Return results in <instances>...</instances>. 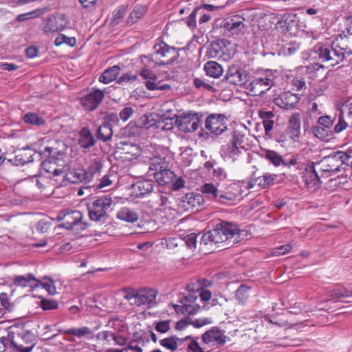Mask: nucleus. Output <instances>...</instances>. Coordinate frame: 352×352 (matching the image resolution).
Here are the masks:
<instances>
[{
    "mask_svg": "<svg viewBox=\"0 0 352 352\" xmlns=\"http://www.w3.org/2000/svg\"><path fill=\"white\" fill-rule=\"evenodd\" d=\"M179 340V338L177 336H171L160 340V344L164 348L174 352L178 349L177 342Z\"/></svg>",
    "mask_w": 352,
    "mask_h": 352,
    "instance_id": "37",
    "label": "nucleus"
},
{
    "mask_svg": "<svg viewBox=\"0 0 352 352\" xmlns=\"http://www.w3.org/2000/svg\"><path fill=\"white\" fill-rule=\"evenodd\" d=\"M34 334L29 330H20L14 331L12 337V346L21 352H30L34 348L35 344Z\"/></svg>",
    "mask_w": 352,
    "mask_h": 352,
    "instance_id": "8",
    "label": "nucleus"
},
{
    "mask_svg": "<svg viewBox=\"0 0 352 352\" xmlns=\"http://www.w3.org/2000/svg\"><path fill=\"white\" fill-rule=\"evenodd\" d=\"M193 85L197 89H199L208 90L210 91H214V89L210 84L205 82L204 80L199 78H195L193 80Z\"/></svg>",
    "mask_w": 352,
    "mask_h": 352,
    "instance_id": "55",
    "label": "nucleus"
},
{
    "mask_svg": "<svg viewBox=\"0 0 352 352\" xmlns=\"http://www.w3.org/2000/svg\"><path fill=\"white\" fill-rule=\"evenodd\" d=\"M352 296V292H349L346 289H336L330 291L327 298L324 300V301H330L336 299H340L342 298L345 297H351Z\"/></svg>",
    "mask_w": 352,
    "mask_h": 352,
    "instance_id": "35",
    "label": "nucleus"
},
{
    "mask_svg": "<svg viewBox=\"0 0 352 352\" xmlns=\"http://www.w3.org/2000/svg\"><path fill=\"white\" fill-rule=\"evenodd\" d=\"M197 234L195 232L190 233L184 238V241H185L186 245L190 248H196V243H197Z\"/></svg>",
    "mask_w": 352,
    "mask_h": 352,
    "instance_id": "60",
    "label": "nucleus"
},
{
    "mask_svg": "<svg viewBox=\"0 0 352 352\" xmlns=\"http://www.w3.org/2000/svg\"><path fill=\"white\" fill-rule=\"evenodd\" d=\"M120 70L121 69L118 65H114L107 69L99 77L100 82L104 84H108L112 82L116 79L118 75L120 72Z\"/></svg>",
    "mask_w": 352,
    "mask_h": 352,
    "instance_id": "30",
    "label": "nucleus"
},
{
    "mask_svg": "<svg viewBox=\"0 0 352 352\" xmlns=\"http://www.w3.org/2000/svg\"><path fill=\"white\" fill-rule=\"evenodd\" d=\"M311 131L313 134L318 139L327 140L330 136L332 135L331 131L328 129L323 127L319 124L312 126Z\"/></svg>",
    "mask_w": 352,
    "mask_h": 352,
    "instance_id": "39",
    "label": "nucleus"
},
{
    "mask_svg": "<svg viewBox=\"0 0 352 352\" xmlns=\"http://www.w3.org/2000/svg\"><path fill=\"white\" fill-rule=\"evenodd\" d=\"M69 21L66 16L60 14L58 17L50 16L47 18L41 25V29L45 34L54 33L63 30L67 27Z\"/></svg>",
    "mask_w": 352,
    "mask_h": 352,
    "instance_id": "16",
    "label": "nucleus"
},
{
    "mask_svg": "<svg viewBox=\"0 0 352 352\" xmlns=\"http://www.w3.org/2000/svg\"><path fill=\"white\" fill-rule=\"evenodd\" d=\"M113 135L112 125L107 121H104L98 128L96 137L103 142L110 140Z\"/></svg>",
    "mask_w": 352,
    "mask_h": 352,
    "instance_id": "31",
    "label": "nucleus"
},
{
    "mask_svg": "<svg viewBox=\"0 0 352 352\" xmlns=\"http://www.w3.org/2000/svg\"><path fill=\"white\" fill-rule=\"evenodd\" d=\"M227 122L224 114L211 113L206 119L205 127L210 133L219 135L227 131Z\"/></svg>",
    "mask_w": 352,
    "mask_h": 352,
    "instance_id": "11",
    "label": "nucleus"
},
{
    "mask_svg": "<svg viewBox=\"0 0 352 352\" xmlns=\"http://www.w3.org/2000/svg\"><path fill=\"white\" fill-rule=\"evenodd\" d=\"M112 204L110 195L102 196L89 202L87 204L89 219L94 221H102L107 217Z\"/></svg>",
    "mask_w": 352,
    "mask_h": 352,
    "instance_id": "3",
    "label": "nucleus"
},
{
    "mask_svg": "<svg viewBox=\"0 0 352 352\" xmlns=\"http://www.w3.org/2000/svg\"><path fill=\"white\" fill-rule=\"evenodd\" d=\"M82 214L78 210L63 211L57 217V221H63L60 226L68 230H84L89 223L82 221Z\"/></svg>",
    "mask_w": 352,
    "mask_h": 352,
    "instance_id": "6",
    "label": "nucleus"
},
{
    "mask_svg": "<svg viewBox=\"0 0 352 352\" xmlns=\"http://www.w3.org/2000/svg\"><path fill=\"white\" fill-rule=\"evenodd\" d=\"M89 175H87L84 169L76 168L67 173L66 179L73 184H78L83 181H88Z\"/></svg>",
    "mask_w": 352,
    "mask_h": 352,
    "instance_id": "29",
    "label": "nucleus"
},
{
    "mask_svg": "<svg viewBox=\"0 0 352 352\" xmlns=\"http://www.w3.org/2000/svg\"><path fill=\"white\" fill-rule=\"evenodd\" d=\"M155 54L153 55L158 60L159 65H170L177 60L179 56V49L171 47L164 41L154 45Z\"/></svg>",
    "mask_w": 352,
    "mask_h": 352,
    "instance_id": "7",
    "label": "nucleus"
},
{
    "mask_svg": "<svg viewBox=\"0 0 352 352\" xmlns=\"http://www.w3.org/2000/svg\"><path fill=\"white\" fill-rule=\"evenodd\" d=\"M63 43H66L71 47H74L76 43V40L74 37H67L65 34H60L55 39L54 44L59 46Z\"/></svg>",
    "mask_w": 352,
    "mask_h": 352,
    "instance_id": "52",
    "label": "nucleus"
},
{
    "mask_svg": "<svg viewBox=\"0 0 352 352\" xmlns=\"http://www.w3.org/2000/svg\"><path fill=\"white\" fill-rule=\"evenodd\" d=\"M226 336L217 327H214L206 331L201 336L202 341L205 344L216 342L220 345H223L226 343Z\"/></svg>",
    "mask_w": 352,
    "mask_h": 352,
    "instance_id": "24",
    "label": "nucleus"
},
{
    "mask_svg": "<svg viewBox=\"0 0 352 352\" xmlns=\"http://www.w3.org/2000/svg\"><path fill=\"white\" fill-rule=\"evenodd\" d=\"M146 10L147 8L145 6H136L127 19V24L131 25L135 23L145 14Z\"/></svg>",
    "mask_w": 352,
    "mask_h": 352,
    "instance_id": "34",
    "label": "nucleus"
},
{
    "mask_svg": "<svg viewBox=\"0 0 352 352\" xmlns=\"http://www.w3.org/2000/svg\"><path fill=\"white\" fill-rule=\"evenodd\" d=\"M157 291L148 287L138 289L136 301L131 302V305L151 308L157 305Z\"/></svg>",
    "mask_w": 352,
    "mask_h": 352,
    "instance_id": "14",
    "label": "nucleus"
},
{
    "mask_svg": "<svg viewBox=\"0 0 352 352\" xmlns=\"http://www.w3.org/2000/svg\"><path fill=\"white\" fill-rule=\"evenodd\" d=\"M201 192L204 194L208 195V196L211 198L217 200V196L219 195V190L217 188L212 184L208 183L205 184L201 187Z\"/></svg>",
    "mask_w": 352,
    "mask_h": 352,
    "instance_id": "47",
    "label": "nucleus"
},
{
    "mask_svg": "<svg viewBox=\"0 0 352 352\" xmlns=\"http://www.w3.org/2000/svg\"><path fill=\"white\" fill-rule=\"evenodd\" d=\"M146 88L149 90H166L170 89V86L167 84L160 85V82H156L155 80H147L145 82Z\"/></svg>",
    "mask_w": 352,
    "mask_h": 352,
    "instance_id": "53",
    "label": "nucleus"
},
{
    "mask_svg": "<svg viewBox=\"0 0 352 352\" xmlns=\"http://www.w3.org/2000/svg\"><path fill=\"white\" fill-rule=\"evenodd\" d=\"M117 217L122 221L134 223L139 219V214L129 208H122L117 213Z\"/></svg>",
    "mask_w": 352,
    "mask_h": 352,
    "instance_id": "33",
    "label": "nucleus"
},
{
    "mask_svg": "<svg viewBox=\"0 0 352 352\" xmlns=\"http://www.w3.org/2000/svg\"><path fill=\"white\" fill-rule=\"evenodd\" d=\"M14 285L21 287H30L31 289L39 287L41 281L33 274L18 275L13 279Z\"/></svg>",
    "mask_w": 352,
    "mask_h": 352,
    "instance_id": "25",
    "label": "nucleus"
},
{
    "mask_svg": "<svg viewBox=\"0 0 352 352\" xmlns=\"http://www.w3.org/2000/svg\"><path fill=\"white\" fill-rule=\"evenodd\" d=\"M237 197L236 194L232 192L219 190L216 201L224 205L230 204L237 199Z\"/></svg>",
    "mask_w": 352,
    "mask_h": 352,
    "instance_id": "41",
    "label": "nucleus"
},
{
    "mask_svg": "<svg viewBox=\"0 0 352 352\" xmlns=\"http://www.w3.org/2000/svg\"><path fill=\"white\" fill-rule=\"evenodd\" d=\"M42 12V10L37 9L28 13L21 14L17 16L16 21L19 22L25 21L29 19H33L39 16Z\"/></svg>",
    "mask_w": 352,
    "mask_h": 352,
    "instance_id": "56",
    "label": "nucleus"
},
{
    "mask_svg": "<svg viewBox=\"0 0 352 352\" xmlns=\"http://www.w3.org/2000/svg\"><path fill=\"white\" fill-rule=\"evenodd\" d=\"M122 292L124 293L123 298L129 301L130 303L136 301L138 289L135 290L131 287H124L122 289Z\"/></svg>",
    "mask_w": 352,
    "mask_h": 352,
    "instance_id": "58",
    "label": "nucleus"
},
{
    "mask_svg": "<svg viewBox=\"0 0 352 352\" xmlns=\"http://www.w3.org/2000/svg\"><path fill=\"white\" fill-rule=\"evenodd\" d=\"M334 120L335 118L330 116H320L318 119L317 124L330 130L333 124Z\"/></svg>",
    "mask_w": 352,
    "mask_h": 352,
    "instance_id": "59",
    "label": "nucleus"
},
{
    "mask_svg": "<svg viewBox=\"0 0 352 352\" xmlns=\"http://www.w3.org/2000/svg\"><path fill=\"white\" fill-rule=\"evenodd\" d=\"M226 144L222 145V149L229 157L236 159L243 151H246L245 145V135L238 130H231L227 134Z\"/></svg>",
    "mask_w": 352,
    "mask_h": 352,
    "instance_id": "5",
    "label": "nucleus"
},
{
    "mask_svg": "<svg viewBox=\"0 0 352 352\" xmlns=\"http://www.w3.org/2000/svg\"><path fill=\"white\" fill-rule=\"evenodd\" d=\"M250 290V287L245 285H241L239 286L235 292V297L239 302L243 304L247 300L249 297Z\"/></svg>",
    "mask_w": 352,
    "mask_h": 352,
    "instance_id": "46",
    "label": "nucleus"
},
{
    "mask_svg": "<svg viewBox=\"0 0 352 352\" xmlns=\"http://www.w3.org/2000/svg\"><path fill=\"white\" fill-rule=\"evenodd\" d=\"M204 70L208 76L214 78H219L223 72L221 65L215 61L207 62L204 65Z\"/></svg>",
    "mask_w": 352,
    "mask_h": 352,
    "instance_id": "32",
    "label": "nucleus"
},
{
    "mask_svg": "<svg viewBox=\"0 0 352 352\" xmlns=\"http://www.w3.org/2000/svg\"><path fill=\"white\" fill-rule=\"evenodd\" d=\"M305 174L304 175L305 182L308 188H318L320 184L318 173L315 168V164L309 162L305 167Z\"/></svg>",
    "mask_w": 352,
    "mask_h": 352,
    "instance_id": "23",
    "label": "nucleus"
},
{
    "mask_svg": "<svg viewBox=\"0 0 352 352\" xmlns=\"http://www.w3.org/2000/svg\"><path fill=\"white\" fill-rule=\"evenodd\" d=\"M41 307L45 311L57 309L59 307L58 302L50 298H42L40 302Z\"/></svg>",
    "mask_w": 352,
    "mask_h": 352,
    "instance_id": "50",
    "label": "nucleus"
},
{
    "mask_svg": "<svg viewBox=\"0 0 352 352\" xmlns=\"http://www.w3.org/2000/svg\"><path fill=\"white\" fill-rule=\"evenodd\" d=\"M48 157V160L41 162L43 170L47 173H52L54 176L62 175L66 166L65 160Z\"/></svg>",
    "mask_w": 352,
    "mask_h": 352,
    "instance_id": "19",
    "label": "nucleus"
},
{
    "mask_svg": "<svg viewBox=\"0 0 352 352\" xmlns=\"http://www.w3.org/2000/svg\"><path fill=\"white\" fill-rule=\"evenodd\" d=\"M170 320L160 321L156 323L155 329L157 331L164 333L170 329Z\"/></svg>",
    "mask_w": 352,
    "mask_h": 352,
    "instance_id": "62",
    "label": "nucleus"
},
{
    "mask_svg": "<svg viewBox=\"0 0 352 352\" xmlns=\"http://www.w3.org/2000/svg\"><path fill=\"white\" fill-rule=\"evenodd\" d=\"M221 50L219 42H212L208 47L207 55L210 58H216L219 55Z\"/></svg>",
    "mask_w": 352,
    "mask_h": 352,
    "instance_id": "57",
    "label": "nucleus"
},
{
    "mask_svg": "<svg viewBox=\"0 0 352 352\" xmlns=\"http://www.w3.org/2000/svg\"><path fill=\"white\" fill-rule=\"evenodd\" d=\"M198 14H201V7H197L195 8L190 15L185 19L186 23L190 29H195L197 27L196 16Z\"/></svg>",
    "mask_w": 352,
    "mask_h": 352,
    "instance_id": "49",
    "label": "nucleus"
},
{
    "mask_svg": "<svg viewBox=\"0 0 352 352\" xmlns=\"http://www.w3.org/2000/svg\"><path fill=\"white\" fill-rule=\"evenodd\" d=\"M300 130V116L299 113L293 114L289 120V125L286 133L294 142L298 138Z\"/></svg>",
    "mask_w": 352,
    "mask_h": 352,
    "instance_id": "26",
    "label": "nucleus"
},
{
    "mask_svg": "<svg viewBox=\"0 0 352 352\" xmlns=\"http://www.w3.org/2000/svg\"><path fill=\"white\" fill-rule=\"evenodd\" d=\"M300 48V44L294 42L284 45L280 49V53L284 56H291L295 54Z\"/></svg>",
    "mask_w": 352,
    "mask_h": 352,
    "instance_id": "48",
    "label": "nucleus"
},
{
    "mask_svg": "<svg viewBox=\"0 0 352 352\" xmlns=\"http://www.w3.org/2000/svg\"><path fill=\"white\" fill-rule=\"evenodd\" d=\"M137 78V75H132L130 73H126L118 78L117 82L120 85H123L127 82L131 83L136 80Z\"/></svg>",
    "mask_w": 352,
    "mask_h": 352,
    "instance_id": "61",
    "label": "nucleus"
},
{
    "mask_svg": "<svg viewBox=\"0 0 352 352\" xmlns=\"http://www.w3.org/2000/svg\"><path fill=\"white\" fill-rule=\"evenodd\" d=\"M300 98L297 94L290 91H285L275 98L274 102L280 108L291 109L296 107L300 102Z\"/></svg>",
    "mask_w": 352,
    "mask_h": 352,
    "instance_id": "21",
    "label": "nucleus"
},
{
    "mask_svg": "<svg viewBox=\"0 0 352 352\" xmlns=\"http://www.w3.org/2000/svg\"><path fill=\"white\" fill-rule=\"evenodd\" d=\"M248 74L240 66L232 65L229 66L223 80L231 85H243L247 81Z\"/></svg>",
    "mask_w": 352,
    "mask_h": 352,
    "instance_id": "17",
    "label": "nucleus"
},
{
    "mask_svg": "<svg viewBox=\"0 0 352 352\" xmlns=\"http://www.w3.org/2000/svg\"><path fill=\"white\" fill-rule=\"evenodd\" d=\"M299 18L296 14L284 13L276 25L285 34H295L298 30Z\"/></svg>",
    "mask_w": 352,
    "mask_h": 352,
    "instance_id": "15",
    "label": "nucleus"
},
{
    "mask_svg": "<svg viewBox=\"0 0 352 352\" xmlns=\"http://www.w3.org/2000/svg\"><path fill=\"white\" fill-rule=\"evenodd\" d=\"M203 116L198 113L190 111L181 115L177 118L178 129L185 133L195 131L202 122Z\"/></svg>",
    "mask_w": 352,
    "mask_h": 352,
    "instance_id": "9",
    "label": "nucleus"
},
{
    "mask_svg": "<svg viewBox=\"0 0 352 352\" xmlns=\"http://www.w3.org/2000/svg\"><path fill=\"white\" fill-rule=\"evenodd\" d=\"M345 51L338 43L319 46L316 50L318 59L329 66L333 67L341 63L345 58Z\"/></svg>",
    "mask_w": 352,
    "mask_h": 352,
    "instance_id": "2",
    "label": "nucleus"
},
{
    "mask_svg": "<svg viewBox=\"0 0 352 352\" xmlns=\"http://www.w3.org/2000/svg\"><path fill=\"white\" fill-rule=\"evenodd\" d=\"M149 164L150 170H155L156 172L160 171L167 166L165 159L160 156H153V157H151Z\"/></svg>",
    "mask_w": 352,
    "mask_h": 352,
    "instance_id": "42",
    "label": "nucleus"
},
{
    "mask_svg": "<svg viewBox=\"0 0 352 352\" xmlns=\"http://www.w3.org/2000/svg\"><path fill=\"white\" fill-rule=\"evenodd\" d=\"M92 330L87 327H82L80 328H71L63 331L66 335H73L78 338H81L87 335L92 334Z\"/></svg>",
    "mask_w": 352,
    "mask_h": 352,
    "instance_id": "43",
    "label": "nucleus"
},
{
    "mask_svg": "<svg viewBox=\"0 0 352 352\" xmlns=\"http://www.w3.org/2000/svg\"><path fill=\"white\" fill-rule=\"evenodd\" d=\"M96 144V140L87 127H83L80 131L79 144L83 148H89Z\"/></svg>",
    "mask_w": 352,
    "mask_h": 352,
    "instance_id": "28",
    "label": "nucleus"
},
{
    "mask_svg": "<svg viewBox=\"0 0 352 352\" xmlns=\"http://www.w3.org/2000/svg\"><path fill=\"white\" fill-rule=\"evenodd\" d=\"M277 70L266 69L263 75L256 77L247 87L253 96H261L274 85Z\"/></svg>",
    "mask_w": 352,
    "mask_h": 352,
    "instance_id": "4",
    "label": "nucleus"
},
{
    "mask_svg": "<svg viewBox=\"0 0 352 352\" xmlns=\"http://www.w3.org/2000/svg\"><path fill=\"white\" fill-rule=\"evenodd\" d=\"M244 26L243 21L235 19H232L224 24V28L232 34L239 33Z\"/></svg>",
    "mask_w": 352,
    "mask_h": 352,
    "instance_id": "38",
    "label": "nucleus"
},
{
    "mask_svg": "<svg viewBox=\"0 0 352 352\" xmlns=\"http://www.w3.org/2000/svg\"><path fill=\"white\" fill-rule=\"evenodd\" d=\"M265 157L276 166H280V164L283 165V158L274 151H267L265 153Z\"/></svg>",
    "mask_w": 352,
    "mask_h": 352,
    "instance_id": "51",
    "label": "nucleus"
},
{
    "mask_svg": "<svg viewBox=\"0 0 352 352\" xmlns=\"http://www.w3.org/2000/svg\"><path fill=\"white\" fill-rule=\"evenodd\" d=\"M126 14V9L124 7H119L115 10L113 12V18L111 23L113 25H116L120 23L121 20L123 19Z\"/></svg>",
    "mask_w": 352,
    "mask_h": 352,
    "instance_id": "54",
    "label": "nucleus"
},
{
    "mask_svg": "<svg viewBox=\"0 0 352 352\" xmlns=\"http://www.w3.org/2000/svg\"><path fill=\"white\" fill-rule=\"evenodd\" d=\"M241 231L238 226L228 221H221L217 223L216 228L204 233L200 241V244H218L225 243L223 248H228L230 246L241 241Z\"/></svg>",
    "mask_w": 352,
    "mask_h": 352,
    "instance_id": "1",
    "label": "nucleus"
},
{
    "mask_svg": "<svg viewBox=\"0 0 352 352\" xmlns=\"http://www.w3.org/2000/svg\"><path fill=\"white\" fill-rule=\"evenodd\" d=\"M212 175L217 179L221 181L226 178L227 174L224 168L221 167H215L212 171Z\"/></svg>",
    "mask_w": 352,
    "mask_h": 352,
    "instance_id": "64",
    "label": "nucleus"
},
{
    "mask_svg": "<svg viewBox=\"0 0 352 352\" xmlns=\"http://www.w3.org/2000/svg\"><path fill=\"white\" fill-rule=\"evenodd\" d=\"M67 150L66 144L60 140H54L44 148V153L48 157L64 159Z\"/></svg>",
    "mask_w": 352,
    "mask_h": 352,
    "instance_id": "22",
    "label": "nucleus"
},
{
    "mask_svg": "<svg viewBox=\"0 0 352 352\" xmlns=\"http://www.w3.org/2000/svg\"><path fill=\"white\" fill-rule=\"evenodd\" d=\"M14 153V157L8 159V161L15 166H23L34 160L40 161L41 160V154L29 147L16 149Z\"/></svg>",
    "mask_w": 352,
    "mask_h": 352,
    "instance_id": "10",
    "label": "nucleus"
},
{
    "mask_svg": "<svg viewBox=\"0 0 352 352\" xmlns=\"http://www.w3.org/2000/svg\"><path fill=\"white\" fill-rule=\"evenodd\" d=\"M350 121L344 116V111H340L338 116V122L333 128V132L339 133L349 126Z\"/></svg>",
    "mask_w": 352,
    "mask_h": 352,
    "instance_id": "44",
    "label": "nucleus"
},
{
    "mask_svg": "<svg viewBox=\"0 0 352 352\" xmlns=\"http://www.w3.org/2000/svg\"><path fill=\"white\" fill-rule=\"evenodd\" d=\"M342 151H337L324 157L317 166L322 172H338L340 168L344 164Z\"/></svg>",
    "mask_w": 352,
    "mask_h": 352,
    "instance_id": "12",
    "label": "nucleus"
},
{
    "mask_svg": "<svg viewBox=\"0 0 352 352\" xmlns=\"http://www.w3.org/2000/svg\"><path fill=\"white\" fill-rule=\"evenodd\" d=\"M283 166L291 168L295 166L298 170H302L305 168L306 164L302 162V155L300 154H296L292 155V157L288 160H283Z\"/></svg>",
    "mask_w": 352,
    "mask_h": 352,
    "instance_id": "36",
    "label": "nucleus"
},
{
    "mask_svg": "<svg viewBox=\"0 0 352 352\" xmlns=\"http://www.w3.org/2000/svg\"><path fill=\"white\" fill-rule=\"evenodd\" d=\"M23 121L34 126H41L45 124V120L36 113L29 112L23 116Z\"/></svg>",
    "mask_w": 352,
    "mask_h": 352,
    "instance_id": "40",
    "label": "nucleus"
},
{
    "mask_svg": "<svg viewBox=\"0 0 352 352\" xmlns=\"http://www.w3.org/2000/svg\"><path fill=\"white\" fill-rule=\"evenodd\" d=\"M200 305L195 302L193 304H185L184 314L194 315L200 309Z\"/></svg>",
    "mask_w": 352,
    "mask_h": 352,
    "instance_id": "63",
    "label": "nucleus"
},
{
    "mask_svg": "<svg viewBox=\"0 0 352 352\" xmlns=\"http://www.w3.org/2000/svg\"><path fill=\"white\" fill-rule=\"evenodd\" d=\"M154 188V182L151 179L139 180L131 186V194L137 198H142L150 194Z\"/></svg>",
    "mask_w": 352,
    "mask_h": 352,
    "instance_id": "20",
    "label": "nucleus"
},
{
    "mask_svg": "<svg viewBox=\"0 0 352 352\" xmlns=\"http://www.w3.org/2000/svg\"><path fill=\"white\" fill-rule=\"evenodd\" d=\"M204 204V199L201 194L190 192L180 198L179 206L185 211L197 212L202 209Z\"/></svg>",
    "mask_w": 352,
    "mask_h": 352,
    "instance_id": "13",
    "label": "nucleus"
},
{
    "mask_svg": "<svg viewBox=\"0 0 352 352\" xmlns=\"http://www.w3.org/2000/svg\"><path fill=\"white\" fill-rule=\"evenodd\" d=\"M154 177L156 182L160 185H167L173 182L176 177V175L167 168V166L160 171H157L153 173Z\"/></svg>",
    "mask_w": 352,
    "mask_h": 352,
    "instance_id": "27",
    "label": "nucleus"
},
{
    "mask_svg": "<svg viewBox=\"0 0 352 352\" xmlns=\"http://www.w3.org/2000/svg\"><path fill=\"white\" fill-rule=\"evenodd\" d=\"M104 97V92L100 89H96L82 96L80 98V104L85 110L92 111L98 107Z\"/></svg>",
    "mask_w": 352,
    "mask_h": 352,
    "instance_id": "18",
    "label": "nucleus"
},
{
    "mask_svg": "<svg viewBox=\"0 0 352 352\" xmlns=\"http://www.w3.org/2000/svg\"><path fill=\"white\" fill-rule=\"evenodd\" d=\"M274 177L265 174L261 177H255V183L259 187L266 188L274 184Z\"/></svg>",
    "mask_w": 352,
    "mask_h": 352,
    "instance_id": "45",
    "label": "nucleus"
}]
</instances>
